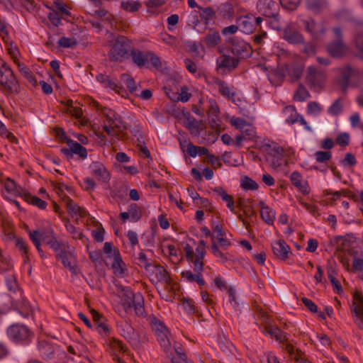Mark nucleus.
Instances as JSON below:
<instances>
[{
    "instance_id": "49",
    "label": "nucleus",
    "mask_w": 363,
    "mask_h": 363,
    "mask_svg": "<svg viewBox=\"0 0 363 363\" xmlns=\"http://www.w3.org/2000/svg\"><path fill=\"white\" fill-rule=\"evenodd\" d=\"M241 186L246 190H257L259 185L253 179L245 177L241 181Z\"/></svg>"
},
{
    "instance_id": "34",
    "label": "nucleus",
    "mask_w": 363,
    "mask_h": 363,
    "mask_svg": "<svg viewBox=\"0 0 363 363\" xmlns=\"http://www.w3.org/2000/svg\"><path fill=\"white\" fill-rule=\"evenodd\" d=\"M203 41L208 47H215L220 43V36L218 32L210 30L203 38Z\"/></svg>"
},
{
    "instance_id": "31",
    "label": "nucleus",
    "mask_w": 363,
    "mask_h": 363,
    "mask_svg": "<svg viewBox=\"0 0 363 363\" xmlns=\"http://www.w3.org/2000/svg\"><path fill=\"white\" fill-rule=\"evenodd\" d=\"M261 211L260 215L262 219L268 225H272L275 220V212L269 206H265L263 202H260Z\"/></svg>"
},
{
    "instance_id": "36",
    "label": "nucleus",
    "mask_w": 363,
    "mask_h": 363,
    "mask_svg": "<svg viewBox=\"0 0 363 363\" xmlns=\"http://www.w3.org/2000/svg\"><path fill=\"white\" fill-rule=\"evenodd\" d=\"M107 344L113 353H123L125 352L124 345L117 339L110 337L107 340Z\"/></svg>"
},
{
    "instance_id": "52",
    "label": "nucleus",
    "mask_w": 363,
    "mask_h": 363,
    "mask_svg": "<svg viewBox=\"0 0 363 363\" xmlns=\"http://www.w3.org/2000/svg\"><path fill=\"white\" fill-rule=\"evenodd\" d=\"M336 272L332 267L328 268V276L335 289L340 291L342 289L341 285L335 278Z\"/></svg>"
},
{
    "instance_id": "6",
    "label": "nucleus",
    "mask_w": 363,
    "mask_h": 363,
    "mask_svg": "<svg viewBox=\"0 0 363 363\" xmlns=\"http://www.w3.org/2000/svg\"><path fill=\"white\" fill-rule=\"evenodd\" d=\"M30 239L31 236H34L35 238H38L39 240H42L46 244L49 245L55 252H58L60 250L62 245L56 239L54 231L51 228H45L41 230H36L29 232Z\"/></svg>"
},
{
    "instance_id": "60",
    "label": "nucleus",
    "mask_w": 363,
    "mask_h": 363,
    "mask_svg": "<svg viewBox=\"0 0 363 363\" xmlns=\"http://www.w3.org/2000/svg\"><path fill=\"white\" fill-rule=\"evenodd\" d=\"M121 80L124 84L129 89L130 92H133L136 90V84L134 79L130 77L128 74H123L121 76Z\"/></svg>"
},
{
    "instance_id": "59",
    "label": "nucleus",
    "mask_w": 363,
    "mask_h": 363,
    "mask_svg": "<svg viewBox=\"0 0 363 363\" xmlns=\"http://www.w3.org/2000/svg\"><path fill=\"white\" fill-rule=\"evenodd\" d=\"M6 283L8 289L10 291L16 293L18 291V286L16 282V278L13 275H8L6 277Z\"/></svg>"
},
{
    "instance_id": "54",
    "label": "nucleus",
    "mask_w": 363,
    "mask_h": 363,
    "mask_svg": "<svg viewBox=\"0 0 363 363\" xmlns=\"http://www.w3.org/2000/svg\"><path fill=\"white\" fill-rule=\"evenodd\" d=\"M121 6L123 9L129 12L137 11L141 6V4L137 1H122Z\"/></svg>"
},
{
    "instance_id": "4",
    "label": "nucleus",
    "mask_w": 363,
    "mask_h": 363,
    "mask_svg": "<svg viewBox=\"0 0 363 363\" xmlns=\"http://www.w3.org/2000/svg\"><path fill=\"white\" fill-rule=\"evenodd\" d=\"M326 74L324 70L318 69L313 65L306 69V82L311 89L320 91L325 86Z\"/></svg>"
},
{
    "instance_id": "11",
    "label": "nucleus",
    "mask_w": 363,
    "mask_h": 363,
    "mask_svg": "<svg viewBox=\"0 0 363 363\" xmlns=\"http://www.w3.org/2000/svg\"><path fill=\"white\" fill-rule=\"evenodd\" d=\"M257 9L267 17L277 16L279 13V5L273 0H259L256 4Z\"/></svg>"
},
{
    "instance_id": "9",
    "label": "nucleus",
    "mask_w": 363,
    "mask_h": 363,
    "mask_svg": "<svg viewBox=\"0 0 363 363\" xmlns=\"http://www.w3.org/2000/svg\"><path fill=\"white\" fill-rule=\"evenodd\" d=\"M30 335L29 329L23 324H13L7 329L9 338L15 342H19L27 340Z\"/></svg>"
},
{
    "instance_id": "58",
    "label": "nucleus",
    "mask_w": 363,
    "mask_h": 363,
    "mask_svg": "<svg viewBox=\"0 0 363 363\" xmlns=\"http://www.w3.org/2000/svg\"><path fill=\"white\" fill-rule=\"evenodd\" d=\"M65 228L67 231L70 233L74 238L82 240L84 235L82 232L77 230L72 223L67 222L65 223Z\"/></svg>"
},
{
    "instance_id": "38",
    "label": "nucleus",
    "mask_w": 363,
    "mask_h": 363,
    "mask_svg": "<svg viewBox=\"0 0 363 363\" xmlns=\"http://www.w3.org/2000/svg\"><path fill=\"white\" fill-rule=\"evenodd\" d=\"M38 350L41 354L47 358H50L54 352L53 347L45 340L38 342Z\"/></svg>"
},
{
    "instance_id": "41",
    "label": "nucleus",
    "mask_w": 363,
    "mask_h": 363,
    "mask_svg": "<svg viewBox=\"0 0 363 363\" xmlns=\"http://www.w3.org/2000/svg\"><path fill=\"white\" fill-rule=\"evenodd\" d=\"M24 199L25 201L28 203L36 206L40 209H45L48 205L47 202H45V201L42 200L41 199L35 196H32L30 194H25Z\"/></svg>"
},
{
    "instance_id": "37",
    "label": "nucleus",
    "mask_w": 363,
    "mask_h": 363,
    "mask_svg": "<svg viewBox=\"0 0 363 363\" xmlns=\"http://www.w3.org/2000/svg\"><path fill=\"white\" fill-rule=\"evenodd\" d=\"M128 129L136 138L137 142L143 143V134L142 132L141 124L138 121H135L131 125H128Z\"/></svg>"
},
{
    "instance_id": "20",
    "label": "nucleus",
    "mask_w": 363,
    "mask_h": 363,
    "mask_svg": "<svg viewBox=\"0 0 363 363\" xmlns=\"http://www.w3.org/2000/svg\"><path fill=\"white\" fill-rule=\"evenodd\" d=\"M89 169L99 181L106 183L109 180V173L103 164L99 162H94L90 164Z\"/></svg>"
},
{
    "instance_id": "47",
    "label": "nucleus",
    "mask_w": 363,
    "mask_h": 363,
    "mask_svg": "<svg viewBox=\"0 0 363 363\" xmlns=\"http://www.w3.org/2000/svg\"><path fill=\"white\" fill-rule=\"evenodd\" d=\"M323 111L322 106L315 101H311L307 106V113L314 116H318Z\"/></svg>"
},
{
    "instance_id": "1",
    "label": "nucleus",
    "mask_w": 363,
    "mask_h": 363,
    "mask_svg": "<svg viewBox=\"0 0 363 363\" xmlns=\"http://www.w3.org/2000/svg\"><path fill=\"white\" fill-rule=\"evenodd\" d=\"M112 38L108 40L110 50L108 52L109 59L114 62H123L130 57L132 50L131 43L130 40L123 35L115 36L113 33H109Z\"/></svg>"
},
{
    "instance_id": "12",
    "label": "nucleus",
    "mask_w": 363,
    "mask_h": 363,
    "mask_svg": "<svg viewBox=\"0 0 363 363\" xmlns=\"http://www.w3.org/2000/svg\"><path fill=\"white\" fill-rule=\"evenodd\" d=\"M57 252V257L61 260L65 267L68 268L72 272L77 273L75 258L71 252L65 250L64 245L60 246V250Z\"/></svg>"
},
{
    "instance_id": "48",
    "label": "nucleus",
    "mask_w": 363,
    "mask_h": 363,
    "mask_svg": "<svg viewBox=\"0 0 363 363\" xmlns=\"http://www.w3.org/2000/svg\"><path fill=\"white\" fill-rule=\"evenodd\" d=\"M138 264L141 267L145 269L146 272L151 267L152 265L150 260L147 259V255L143 251L139 252L138 256L137 257Z\"/></svg>"
},
{
    "instance_id": "17",
    "label": "nucleus",
    "mask_w": 363,
    "mask_h": 363,
    "mask_svg": "<svg viewBox=\"0 0 363 363\" xmlns=\"http://www.w3.org/2000/svg\"><path fill=\"white\" fill-rule=\"evenodd\" d=\"M272 248L274 255L281 260H285L289 257L291 252L290 247L284 240H279L272 242Z\"/></svg>"
},
{
    "instance_id": "19",
    "label": "nucleus",
    "mask_w": 363,
    "mask_h": 363,
    "mask_svg": "<svg viewBox=\"0 0 363 363\" xmlns=\"http://www.w3.org/2000/svg\"><path fill=\"white\" fill-rule=\"evenodd\" d=\"M216 64L218 69H223L224 71L230 72L238 67L239 60L227 55H223L217 59Z\"/></svg>"
},
{
    "instance_id": "32",
    "label": "nucleus",
    "mask_w": 363,
    "mask_h": 363,
    "mask_svg": "<svg viewBox=\"0 0 363 363\" xmlns=\"http://www.w3.org/2000/svg\"><path fill=\"white\" fill-rule=\"evenodd\" d=\"M133 308L137 315L143 316L145 315L144 298L140 293L136 294V298L133 302Z\"/></svg>"
},
{
    "instance_id": "18",
    "label": "nucleus",
    "mask_w": 363,
    "mask_h": 363,
    "mask_svg": "<svg viewBox=\"0 0 363 363\" xmlns=\"http://www.w3.org/2000/svg\"><path fill=\"white\" fill-rule=\"evenodd\" d=\"M147 273L149 276L152 277V281L168 282L169 279L168 272L160 265L152 264Z\"/></svg>"
},
{
    "instance_id": "33",
    "label": "nucleus",
    "mask_w": 363,
    "mask_h": 363,
    "mask_svg": "<svg viewBox=\"0 0 363 363\" xmlns=\"http://www.w3.org/2000/svg\"><path fill=\"white\" fill-rule=\"evenodd\" d=\"M351 255L353 257L352 260V271L353 272H362L363 271V252L360 251L359 253L357 252H351Z\"/></svg>"
},
{
    "instance_id": "55",
    "label": "nucleus",
    "mask_w": 363,
    "mask_h": 363,
    "mask_svg": "<svg viewBox=\"0 0 363 363\" xmlns=\"http://www.w3.org/2000/svg\"><path fill=\"white\" fill-rule=\"evenodd\" d=\"M301 3V0H280L282 7L289 11L296 10Z\"/></svg>"
},
{
    "instance_id": "16",
    "label": "nucleus",
    "mask_w": 363,
    "mask_h": 363,
    "mask_svg": "<svg viewBox=\"0 0 363 363\" xmlns=\"http://www.w3.org/2000/svg\"><path fill=\"white\" fill-rule=\"evenodd\" d=\"M340 71V78L339 79V84L342 90L345 91L350 85V79L353 77L358 76L359 72L357 69L349 65L341 68Z\"/></svg>"
},
{
    "instance_id": "7",
    "label": "nucleus",
    "mask_w": 363,
    "mask_h": 363,
    "mask_svg": "<svg viewBox=\"0 0 363 363\" xmlns=\"http://www.w3.org/2000/svg\"><path fill=\"white\" fill-rule=\"evenodd\" d=\"M333 32L336 39L327 45V51L333 57H340L347 52L348 48L342 41L340 28H334Z\"/></svg>"
},
{
    "instance_id": "53",
    "label": "nucleus",
    "mask_w": 363,
    "mask_h": 363,
    "mask_svg": "<svg viewBox=\"0 0 363 363\" xmlns=\"http://www.w3.org/2000/svg\"><path fill=\"white\" fill-rule=\"evenodd\" d=\"M272 53L279 58L285 57L287 55V51L284 49L282 44L276 43L272 48Z\"/></svg>"
},
{
    "instance_id": "44",
    "label": "nucleus",
    "mask_w": 363,
    "mask_h": 363,
    "mask_svg": "<svg viewBox=\"0 0 363 363\" xmlns=\"http://www.w3.org/2000/svg\"><path fill=\"white\" fill-rule=\"evenodd\" d=\"M93 14L102 18H104V21L108 22L111 25H113V22L114 21V18L112 14L108 13L106 10L104 9H101L100 6L98 9L93 11Z\"/></svg>"
},
{
    "instance_id": "2",
    "label": "nucleus",
    "mask_w": 363,
    "mask_h": 363,
    "mask_svg": "<svg viewBox=\"0 0 363 363\" xmlns=\"http://www.w3.org/2000/svg\"><path fill=\"white\" fill-rule=\"evenodd\" d=\"M150 324L164 352L171 351L175 341L164 324L156 317L150 318Z\"/></svg>"
},
{
    "instance_id": "24",
    "label": "nucleus",
    "mask_w": 363,
    "mask_h": 363,
    "mask_svg": "<svg viewBox=\"0 0 363 363\" xmlns=\"http://www.w3.org/2000/svg\"><path fill=\"white\" fill-rule=\"evenodd\" d=\"M113 262L112 263V269L114 274L118 277H123L125 272V263L123 262L119 251L113 252Z\"/></svg>"
},
{
    "instance_id": "14",
    "label": "nucleus",
    "mask_w": 363,
    "mask_h": 363,
    "mask_svg": "<svg viewBox=\"0 0 363 363\" xmlns=\"http://www.w3.org/2000/svg\"><path fill=\"white\" fill-rule=\"evenodd\" d=\"M282 38L290 44L303 43V35L292 26L287 25L281 30Z\"/></svg>"
},
{
    "instance_id": "40",
    "label": "nucleus",
    "mask_w": 363,
    "mask_h": 363,
    "mask_svg": "<svg viewBox=\"0 0 363 363\" xmlns=\"http://www.w3.org/2000/svg\"><path fill=\"white\" fill-rule=\"evenodd\" d=\"M284 112L289 116L286 118V122L289 124H294L298 121L299 114L296 112L294 106L285 107Z\"/></svg>"
},
{
    "instance_id": "46",
    "label": "nucleus",
    "mask_w": 363,
    "mask_h": 363,
    "mask_svg": "<svg viewBox=\"0 0 363 363\" xmlns=\"http://www.w3.org/2000/svg\"><path fill=\"white\" fill-rule=\"evenodd\" d=\"M310 97V94L308 90L302 85H300L295 92L294 98L298 101H304Z\"/></svg>"
},
{
    "instance_id": "26",
    "label": "nucleus",
    "mask_w": 363,
    "mask_h": 363,
    "mask_svg": "<svg viewBox=\"0 0 363 363\" xmlns=\"http://www.w3.org/2000/svg\"><path fill=\"white\" fill-rule=\"evenodd\" d=\"M238 24L243 33H252L254 29V16L251 14L240 17Z\"/></svg>"
},
{
    "instance_id": "21",
    "label": "nucleus",
    "mask_w": 363,
    "mask_h": 363,
    "mask_svg": "<svg viewBox=\"0 0 363 363\" xmlns=\"http://www.w3.org/2000/svg\"><path fill=\"white\" fill-rule=\"evenodd\" d=\"M290 180L293 185L303 194L307 195L309 194L310 189L308 182L303 179L302 175L298 172H293L290 175Z\"/></svg>"
},
{
    "instance_id": "35",
    "label": "nucleus",
    "mask_w": 363,
    "mask_h": 363,
    "mask_svg": "<svg viewBox=\"0 0 363 363\" xmlns=\"http://www.w3.org/2000/svg\"><path fill=\"white\" fill-rule=\"evenodd\" d=\"M343 111L342 99L339 98L333 101V103L327 109V113L333 116H339Z\"/></svg>"
},
{
    "instance_id": "5",
    "label": "nucleus",
    "mask_w": 363,
    "mask_h": 363,
    "mask_svg": "<svg viewBox=\"0 0 363 363\" xmlns=\"http://www.w3.org/2000/svg\"><path fill=\"white\" fill-rule=\"evenodd\" d=\"M0 85L9 91L17 90L18 84L12 69L0 58Z\"/></svg>"
},
{
    "instance_id": "3",
    "label": "nucleus",
    "mask_w": 363,
    "mask_h": 363,
    "mask_svg": "<svg viewBox=\"0 0 363 363\" xmlns=\"http://www.w3.org/2000/svg\"><path fill=\"white\" fill-rule=\"evenodd\" d=\"M262 151L269 165L277 169L282 165L284 160V149L277 143L271 142L262 145Z\"/></svg>"
},
{
    "instance_id": "57",
    "label": "nucleus",
    "mask_w": 363,
    "mask_h": 363,
    "mask_svg": "<svg viewBox=\"0 0 363 363\" xmlns=\"http://www.w3.org/2000/svg\"><path fill=\"white\" fill-rule=\"evenodd\" d=\"M315 157L318 162L323 163L331 159L332 152L330 151H317L315 153Z\"/></svg>"
},
{
    "instance_id": "15",
    "label": "nucleus",
    "mask_w": 363,
    "mask_h": 363,
    "mask_svg": "<svg viewBox=\"0 0 363 363\" xmlns=\"http://www.w3.org/2000/svg\"><path fill=\"white\" fill-rule=\"evenodd\" d=\"M305 29L314 38H319L324 35L325 28L322 22L317 23L313 19L310 18L303 21Z\"/></svg>"
},
{
    "instance_id": "56",
    "label": "nucleus",
    "mask_w": 363,
    "mask_h": 363,
    "mask_svg": "<svg viewBox=\"0 0 363 363\" xmlns=\"http://www.w3.org/2000/svg\"><path fill=\"white\" fill-rule=\"evenodd\" d=\"M211 250L213 255L220 258V262L225 263L228 261L227 257L220 250L218 245L215 241H212Z\"/></svg>"
},
{
    "instance_id": "64",
    "label": "nucleus",
    "mask_w": 363,
    "mask_h": 363,
    "mask_svg": "<svg viewBox=\"0 0 363 363\" xmlns=\"http://www.w3.org/2000/svg\"><path fill=\"white\" fill-rule=\"evenodd\" d=\"M187 23L193 28H196L200 23L199 16L196 11H191L189 15Z\"/></svg>"
},
{
    "instance_id": "10",
    "label": "nucleus",
    "mask_w": 363,
    "mask_h": 363,
    "mask_svg": "<svg viewBox=\"0 0 363 363\" xmlns=\"http://www.w3.org/2000/svg\"><path fill=\"white\" fill-rule=\"evenodd\" d=\"M117 328L121 335H122L128 342L134 345H137L139 343L140 340L138 333L127 320L118 322Z\"/></svg>"
},
{
    "instance_id": "29",
    "label": "nucleus",
    "mask_w": 363,
    "mask_h": 363,
    "mask_svg": "<svg viewBox=\"0 0 363 363\" xmlns=\"http://www.w3.org/2000/svg\"><path fill=\"white\" fill-rule=\"evenodd\" d=\"M231 51L234 55L245 57L249 55L250 46L243 41L238 42L232 45Z\"/></svg>"
},
{
    "instance_id": "30",
    "label": "nucleus",
    "mask_w": 363,
    "mask_h": 363,
    "mask_svg": "<svg viewBox=\"0 0 363 363\" xmlns=\"http://www.w3.org/2000/svg\"><path fill=\"white\" fill-rule=\"evenodd\" d=\"M104 114L106 116V121H108V124L105 123L103 125V130L108 134L111 132V129L114 125L117 129L121 131V125L116 123L114 121V117L116 116V113L110 109L105 110L104 111Z\"/></svg>"
},
{
    "instance_id": "61",
    "label": "nucleus",
    "mask_w": 363,
    "mask_h": 363,
    "mask_svg": "<svg viewBox=\"0 0 363 363\" xmlns=\"http://www.w3.org/2000/svg\"><path fill=\"white\" fill-rule=\"evenodd\" d=\"M14 242L16 247L21 252V255L24 254L26 255L28 254V245L24 240L21 238H15Z\"/></svg>"
},
{
    "instance_id": "25",
    "label": "nucleus",
    "mask_w": 363,
    "mask_h": 363,
    "mask_svg": "<svg viewBox=\"0 0 363 363\" xmlns=\"http://www.w3.org/2000/svg\"><path fill=\"white\" fill-rule=\"evenodd\" d=\"M10 299L23 317H28L32 313L31 307L26 298H21L18 300L15 297L11 296Z\"/></svg>"
},
{
    "instance_id": "28",
    "label": "nucleus",
    "mask_w": 363,
    "mask_h": 363,
    "mask_svg": "<svg viewBox=\"0 0 363 363\" xmlns=\"http://www.w3.org/2000/svg\"><path fill=\"white\" fill-rule=\"evenodd\" d=\"M66 143L67 146L71 148L73 155H78L82 159L87 157L86 149L77 141L66 138Z\"/></svg>"
},
{
    "instance_id": "13",
    "label": "nucleus",
    "mask_w": 363,
    "mask_h": 363,
    "mask_svg": "<svg viewBox=\"0 0 363 363\" xmlns=\"http://www.w3.org/2000/svg\"><path fill=\"white\" fill-rule=\"evenodd\" d=\"M121 303L125 312H128L133 308V302L136 298V294H134L130 287L120 286L118 288Z\"/></svg>"
},
{
    "instance_id": "45",
    "label": "nucleus",
    "mask_w": 363,
    "mask_h": 363,
    "mask_svg": "<svg viewBox=\"0 0 363 363\" xmlns=\"http://www.w3.org/2000/svg\"><path fill=\"white\" fill-rule=\"evenodd\" d=\"M198 9H199V16L206 22L212 19V18L215 15L213 9L211 7L203 8L201 6H198Z\"/></svg>"
},
{
    "instance_id": "27",
    "label": "nucleus",
    "mask_w": 363,
    "mask_h": 363,
    "mask_svg": "<svg viewBox=\"0 0 363 363\" xmlns=\"http://www.w3.org/2000/svg\"><path fill=\"white\" fill-rule=\"evenodd\" d=\"M148 52L149 51L142 52L137 49H132L130 57L138 67H143L147 63Z\"/></svg>"
},
{
    "instance_id": "62",
    "label": "nucleus",
    "mask_w": 363,
    "mask_h": 363,
    "mask_svg": "<svg viewBox=\"0 0 363 363\" xmlns=\"http://www.w3.org/2000/svg\"><path fill=\"white\" fill-rule=\"evenodd\" d=\"M8 52L13 62L17 64L20 61L18 60V56L20 55V52L18 50V48L16 45H13V43H11V45L7 48Z\"/></svg>"
},
{
    "instance_id": "63",
    "label": "nucleus",
    "mask_w": 363,
    "mask_h": 363,
    "mask_svg": "<svg viewBox=\"0 0 363 363\" xmlns=\"http://www.w3.org/2000/svg\"><path fill=\"white\" fill-rule=\"evenodd\" d=\"M219 347L220 349L226 354L229 355L230 354L233 353V351L234 350V346L233 344L228 341H220L219 342Z\"/></svg>"
},
{
    "instance_id": "50",
    "label": "nucleus",
    "mask_w": 363,
    "mask_h": 363,
    "mask_svg": "<svg viewBox=\"0 0 363 363\" xmlns=\"http://www.w3.org/2000/svg\"><path fill=\"white\" fill-rule=\"evenodd\" d=\"M77 44V42L74 38L62 37L58 40L59 46L64 48H74Z\"/></svg>"
},
{
    "instance_id": "51",
    "label": "nucleus",
    "mask_w": 363,
    "mask_h": 363,
    "mask_svg": "<svg viewBox=\"0 0 363 363\" xmlns=\"http://www.w3.org/2000/svg\"><path fill=\"white\" fill-rule=\"evenodd\" d=\"M16 65L19 68L20 72L23 74V76L27 79H28L30 82L34 84L36 82L34 79L33 74L32 72L30 70V69L27 67L25 65L21 63L20 62Z\"/></svg>"
},
{
    "instance_id": "22",
    "label": "nucleus",
    "mask_w": 363,
    "mask_h": 363,
    "mask_svg": "<svg viewBox=\"0 0 363 363\" xmlns=\"http://www.w3.org/2000/svg\"><path fill=\"white\" fill-rule=\"evenodd\" d=\"M62 201L66 205L69 213L72 215V217H76V218L77 219L79 218L85 216V215H86L85 210H84L81 207H79L69 197L65 196L62 199Z\"/></svg>"
},
{
    "instance_id": "39",
    "label": "nucleus",
    "mask_w": 363,
    "mask_h": 363,
    "mask_svg": "<svg viewBox=\"0 0 363 363\" xmlns=\"http://www.w3.org/2000/svg\"><path fill=\"white\" fill-rule=\"evenodd\" d=\"M2 182L4 186V189L8 194L16 196L20 193L18 186L13 179L6 178Z\"/></svg>"
},
{
    "instance_id": "43",
    "label": "nucleus",
    "mask_w": 363,
    "mask_h": 363,
    "mask_svg": "<svg viewBox=\"0 0 363 363\" xmlns=\"http://www.w3.org/2000/svg\"><path fill=\"white\" fill-rule=\"evenodd\" d=\"M130 214V220L136 222L141 218V211L136 203H131L128 208Z\"/></svg>"
},
{
    "instance_id": "23",
    "label": "nucleus",
    "mask_w": 363,
    "mask_h": 363,
    "mask_svg": "<svg viewBox=\"0 0 363 363\" xmlns=\"http://www.w3.org/2000/svg\"><path fill=\"white\" fill-rule=\"evenodd\" d=\"M306 9L314 13H318L328 8V0H305Z\"/></svg>"
},
{
    "instance_id": "8",
    "label": "nucleus",
    "mask_w": 363,
    "mask_h": 363,
    "mask_svg": "<svg viewBox=\"0 0 363 363\" xmlns=\"http://www.w3.org/2000/svg\"><path fill=\"white\" fill-rule=\"evenodd\" d=\"M351 311L354 314V323L359 328L363 329V296L358 291L353 294Z\"/></svg>"
},
{
    "instance_id": "42",
    "label": "nucleus",
    "mask_w": 363,
    "mask_h": 363,
    "mask_svg": "<svg viewBox=\"0 0 363 363\" xmlns=\"http://www.w3.org/2000/svg\"><path fill=\"white\" fill-rule=\"evenodd\" d=\"M219 92L225 97L232 99L235 94L228 84L221 80L217 82Z\"/></svg>"
}]
</instances>
